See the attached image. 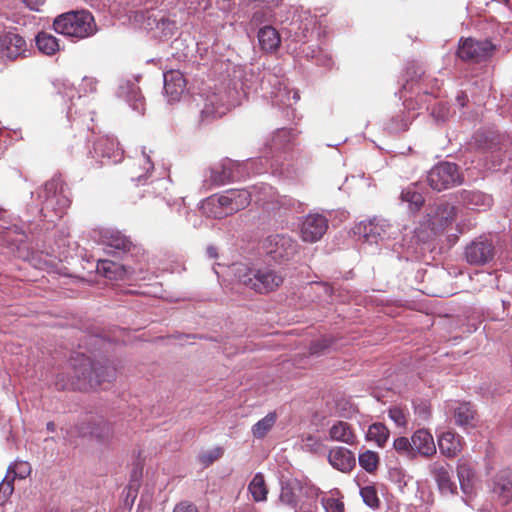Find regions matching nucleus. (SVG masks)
Listing matches in <instances>:
<instances>
[{
  "label": "nucleus",
  "mask_w": 512,
  "mask_h": 512,
  "mask_svg": "<svg viewBox=\"0 0 512 512\" xmlns=\"http://www.w3.org/2000/svg\"><path fill=\"white\" fill-rule=\"evenodd\" d=\"M495 247L485 238H479L470 243L465 249V258L471 265H485L493 260Z\"/></svg>",
  "instance_id": "ddd939ff"
},
{
  "label": "nucleus",
  "mask_w": 512,
  "mask_h": 512,
  "mask_svg": "<svg viewBox=\"0 0 512 512\" xmlns=\"http://www.w3.org/2000/svg\"><path fill=\"white\" fill-rule=\"evenodd\" d=\"M248 490L254 501L262 502L267 499L268 489L262 473H256L249 483Z\"/></svg>",
  "instance_id": "7c9ffc66"
},
{
  "label": "nucleus",
  "mask_w": 512,
  "mask_h": 512,
  "mask_svg": "<svg viewBox=\"0 0 512 512\" xmlns=\"http://www.w3.org/2000/svg\"><path fill=\"white\" fill-rule=\"evenodd\" d=\"M210 201L211 197L206 199L202 204L203 213L206 214L208 217L220 219L230 215L229 212H226V208L223 205H220L218 203L209 204Z\"/></svg>",
  "instance_id": "ea45409f"
},
{
  "label": "nucleus",
  "mask_w": 512,
  "mask_h": 512,
  "mask_svg": "<svg viewBox=\"0 0 512 512\" xmlns=\"http://www.w3.org/2000/svg\"><path fill=\"white\" fill-rule=\"evenodd\" d=\"M329 346V342L326 339H322L316 341L311 344L310 352L311 354H318Z\"/></svg>",
  "instance_id": "864d4df0"
},
{
  "label": "nucleus",
  "mask_w": 512,
  "mask_h": 512,
  "mask_svg": "<svg viewBox=\"0 0 512 512\" xmlns=\"http://www.w3.org/2000/svg\"><path fill=\"white\" fill-rule=\"evenodd\" d=\"M197 105H202L200 109L201 121H210L222 117L228 111V106L224 103L223 97L217 93L208 95H199L194 99Z\"/></svg>",
  "instance_id": "9d476101"
},
{
  "label": "nucleus",
  "mask_w": 512,
  "mask_h": 512,
  "mask_svg": "<svg viewBox=\"0 0 512 512\" xmlns=\"http://www.w3.org/2000/svg\"><path fill=\"white\" fill-rule=\"evenodd\" d=\"M46 428L48 431L50 432H54L55 429H56V425L54 422H48L47 425H46Z\"/></svg>",
  "instance_id": "052dcab7"
},
{
  "label": "nucleus",
  "mask_w": 512,
  "mask_h": 512,
  "mask_svg": "<svg viewBox=\"0 0 512 512\" xmlns=\"http://www.w3.org/2000/svg\"><path fill=\"white\" fill-rule=\"evenodd\" d=\"M359 465L368 473L374 472L379 465V456L376 452L366 450L359 455Z\"/></svg>",
  "instance_id": "e433bc0d"
},
{
  "label": "nucleus",
  "mask_w": 512,
  "mask_h": 512,
  "mask_svg": "<svg viewBox=\"0 0 512 512\" xmlns=\"http://www.w3.org/2000/svg\"><path fill=\"white\" fill-rule=\"evenodd\" d=\"M504 140V135H500L495 132L478 134L476 138V141L479 142L480 145H483V147L488 149L496 148Z\"/></svg>",
  "instance_id": "58836bf2"
},
{
  "label": "nucleus",
  "mask_w": 512,
  "mask_h": 512,
  "mask_svg": "<svg viewBox=\"0 0 512 512\" xmlns=\"http://www.w3.org/2000/svg\"><path fill=\"white\" fill-rule=\"evenodd\" d=\"M389 429L382 423H374L369 426L367 439L375 441L380 447H383L389 439Z\"/></svg>",
  "instance_id": "72a5a7b5"
},
{
  "label": "nucleus",
  "mask_w": 512,
  "mask_h": 512,
  "mask_svg": "<svg viewBox=\"0 0 512 512\" xmlns=\"http://www.w3.org/2000/svg\"><path fill=\"white\" fill-rule=\"evenodd\" d=\"M164 90L169 101H177L185 91L186 81L179 70H170L164 73Z\"/></svg>",
  "instance_id": "aec40b11"
},
{
  "label": "nucleus",
  "mask_w": 512,
  "mask_h": 512,
  "mask_svg": "<svg viewBox=\"0 0 512 512\" xmlns=\"http://www.w3.org/2000/svg\"><path fill=\"white\" fill-rule=\"evenodd\" d=\"M322 505L325 512H344V504L334 497L322 498Z\"/></svg>",
  "instance_id": "de8ad7c7"
},
{
  "label": "nucleus",
  "mask_w": 512,
  "mask_h": 512,
  "mask_svg": "<svg viewBox=\"0 0 512 512\" xmlns=\"http://www.w3.org/2000/svg\"><path fill=\"white\" fill-rule=\"evenodd\" d=\"M455 218V208L449 204H442L437 207L436 221L440 226H444L452 222Z\"/></svg>",
  "instance_id": "79ce46f5"
},
{
  "label": "nucleus",
  "mask_w": 512,
  "mask_h": 512,
  "mask_svg": "<svg viewBox=\"0 0 512 512\" xmlns=\"http://www.w3.org/2000/svg\"><path fill=\"white\" fill-rule=\"evenodd\" d=\"M221 455H222V449L216 448L213 451H211L210 453H208L207 455H204L203 461L210 464L214 460L218 459Z\"/></svg>",
  "instance_id": "5fc2aeb1"
},
{
  "label": "nucleus",
  "mask_w": 512,
  "mask_h": 512,
  "mask_svg": "<svg viewBox=\"0 0 512 512\" xmlns=\"http://www.w3.org/2000/svg\"><path fill=\"white\" fill-rule=\"evenodd\" d=\"M492 493L503 505L512 500V469L502 470L495 476Z\"/></svg>",
  "instance_id": "f3484780"
},
{
  "label": "nucleus",
  "mask_w": 512,
  "mask_h": 512,
  "mask_svg": "<svg viewBox=\"0 0 512 512\" xmlns=\"http://www.w3.org/2000/svg\"><path fill=\"white\" fill-rule=\"evenodd\" d=\"M237 164L230 160H223L219 166L211 169V181L216 185H223L229 181L234 180L237 175L235 174V168Z\"/></svg>",
  "instance_id": "412c9836"
},
{
  "label": "nucleus",
  "mask_w": 512,
  "mask_h": 512,
  "mask_svg": "<svg viewBox=\"0 0 512 512\" xmlns=\"http://www.w3.org/2000/svg\"><path fill=\"white\" fill-rule=\"evenodd\" d=\"M3 210L0 208V216L2 215Z\"/></svg>",
  "instance_id": "0e129e2a"
},
{
  "label": "nucleus",
  "mask_w": 512,
  "mask_h": 512,
  "mask_svg": "<svg viewBox=\"0 0 512 512\" xmlns=\"http://www.w3.org/2000/svg\"><path fill=\"white\" fill-rule=\"evenodd\" d=\"M134 108H135V109H137V110H141V109H142V103H141V102L136 103V104L134 105Z\"/></svg>",
  "instance_id": "680f3d73"
},
{
  "label": "nucleus",
  "mask_w": 512,
  "mask_h": 512,
  "mask_svg": "<svg viewBox=\"0 0 512 512\" xmlns=\"http://www.w3.org/2000/svg\"><path fill=\"white\" fill-rule=\"evenodd\" d=\"M177 29L176 21L171 18L170 14L166 11L163 12V20L159 21V25L156 26L153 31L155 37H170Z\"/></svg>",
  "instance_id": "f704fd0d"
},
{
  "label": "nucleus",
  "mask_w": 512,
  "mask_h": 512,
  "mask_svg": "<svg viewBox=\"0 0 512 512\" xmlns=\"http://www.w3.org/2000/svg\"><path fill=\"white\" fill-rule=\"evenodd\" d=\"M448 114V108H446L445 106H439V114L437 115V118L439 120H444L445 117L447 116Z\"/></svg>",
  "instance_id": "13d9d810"
},
{
  "label": "nucleus",
  "mask_w": 512,
  "mask_h": 512,
  "mask_svg": "<svg viewBox=\"0 0 512 512\" xmlns=\"http://www.w3.org/2000/svg\"><path fill=\"white\" fill-rule=\"evenodd\" d=\"M97 271L111 280L123 279L126 273L122 265L110 260L98 261Z\"/></svg>",
  "instance_id": "c756f323"
},
{
  "label": "nucleus",
  "mask_w": 512,
  "mask_h": 512,
  "mask_svg": "<svg viewBox=\"0 0 512 512\" xmlns=\"http://www.w3.org/2000/svg\"><path fill=\"white\" fill-rule=\"evenodd\" d=\"M233 271L240 283L260 294L277 290L284 281V275L271 267L254 269L244 264H236Z\"/></svg>",
  "instance_id": "f257e3e1"
},
{
  "label": "nucleus",
  "mask_w": 512,
  "mask_h": 512,
  "mask_svg": "<svg viewBox=\"0 0 512 512\" xmlns=\"http://www.w3.org/2000/svg\"><path fill=\"white\" fill-rule=\"evenodd\" d=\"M390 224L385 219H370L362 221L356 226L355 233L361 235L368 242H377L383 239Z\"/></svg>",
  "instance_id": "4468645a"
},
{
  "label": "nucleus",
  "mask_w": 512,
  "mask_h": 512,
  "mask_svg": "<svg viewBox=\"0 0 512 512\" xmlns=\"http://www.w3.org/2000/svg\"><path fill=\"white\" fill-rule=\"evenodd\" d=\"M429 469L442 494H454L456 492V484L451 479L452 469L448 464L434 462Z\"/></svg>",
  "instance_id": "dca6fc26"
},
{
  "label": "nucleus",
  "mask_w": 512,
  "mask_h": 512,
  "mask_svg": "<svg viewBox=\"0 0 512 512\" xmlns=\"http://www.w3.org/2000/svg\"><path fill=\"white\" fill-rule=\"evenodd\" d=\"M298 244L288 235H270L265 240V249L276 261H285L292 258L297 252Z\"/></svg>",
  "instance_id": "6e6552de"
},
{
  "label": "nucleus",
  "mask_w": 512,
  "mask_h": 512,
  "mask_svg": "<svg viewBox=\"0 0 512 512\" xmlns=\"http://www.w3.org/2000/svg\"><path fill=\"white\" fill-rule=\"evenodd\" d=\"M40 197L45 198L44 201L46 208L55 209L59 214H62L64 209L70 205V200L64 194L63 187L59 179L53 178L46 182Z\"/></svg>",
  "instance_id": "f8f14e48"
},
{
  "label": "nucleus",
  "mask_w": 512,
  "mask_h": 512,
  "mask_svg": "<svg viewBox=\"0 0 512 512\" xmlns=\"http://www.w3.org/2000/svg\"><path fill=\"white\" fill-rule=\"evenodd\" d=\"M427 181L432 189L442 191L461 184L462 176L457 165L442 162L431 168L427 175Z\"/></svg>",
  "instance_id": "423d86ee"
},
{
  "label": "nucleus",
  "mask_w": 512,
  "mask_h": 512,
  "mask_svg": "<svg viewBox=\"0 0 512 512\" xmlns=\"http://www.w3.org/2000/svg\"><path fill=\"white\" fill-rule=\"evenodd\" d=\"M400 198L403 202L409 204V208L412 211L419 210L424 203V198L422 194L415 190V185L403 189Z\"/></svg>",
  "instance_id": "c9c22d12"
},
{
  "label": "nucleus",
  "mask_w": 512,
  "mask_h": 512,
  "mask_svg": "<svg viewBox=\"0 0 512 512\" xmlns=\"http://www.w3.org/2000/svg\"><path fill=\"white\" fill-rule=\"evenodd\" d=\"M439 450L447 457H454L462 448L461 437L453 432L443 433L438 440Z\"/></svg>",
  "instance_id": "b1692460"
},
{
  "label": "nucleus",
  "mask_w": 512,
  "mask_h": 512,
  "mask_svg": "<svg viewBox=\"0 0 512 512\" xmlns=\"http://www.w3.org/2000/svg\"><path fill=\"white\" fill-rule=\"evenodd\" d=\"M27 51L26 41L12 31H0V58L14 60L24 56Z\"/></svg>",
  "instance_id": "9b49d317"
},
{
  "label": "nucleus",
  "mask_w": 512,
  "mask_h": 512,
  "mask_svg": "<svg viewBox=\"0 0 512 512\" xmlns=\"http://www.w3.org/2000/svg\"><path fill=\"white\" fill-rule=\"evenodd\" d=\"M18 469H19L18 475L21 478H24L26 475H28L30 473V470H31L30 465L27 462H21L18 465Z\"/></svg>",
  "instance_id": "4d7b16f0"
},
{
  "label": "nucleus",
  "mask_w": 512,
  "mask_h": 512,
  "mask_svg": "<svg viewBox=\"0 0 512 512\" xmlns=\"http://www.w3.org/2000/svg\"><path fill=\"white\" fill-rule=\"evenodd\" d=\"M277 415L275 412L268 413L252 427V435L257 439L264 438L275 425Z\"/></svg>",
  "instance_id": "473e14b6"
},
{
  "label": "nucleus",
  "mask_w": 512,
  "mask_h": 512,
  "mask_svg": "<svg viewBox=\"0 0 512 512\" xmlns=\"http://www.w3.org/2000/svg\"><path fill=\"white\" fill-rule=\"evenodd\" d=\"M389 418L398 426L405 427L407 425V413L400 407L394 406L388 410Z\"/></svg>",
  "instance_id": "49530a36"
},
{
  "label": "nucleus",
  "mask_w": 512,
  "mask_h": 512,
  "mask_svg": "<svg viewBox=\"0 0 512 512\" xmlns=\"http://www.w3.org/2000/svg\"><path fill=\"white\" fill-rule=\"evenodd\" d=\"M329 439L347 445H354L357 441V437L350 424L344 421H338L330 427Z\"/></svg>",
  "instance_id": "4be33fe9"
},
{
  "label": "nucleus",
  "mask_w": 512,
  "mask_h": 512,
  "mask_svg": "<svg viewBox=\"0 0 512 512\" xmlns=\"http://www.w3.org/2000/svg\"><path fill=\"white\" fill-rule=\"evenodd\" d=\"M94 153L97 157L106 158L116 163L122 159L123 151L114 137H101L94 143Z\"/></svg>",
  "instance_id": "a211bd4d"
},
{
  "label": "nucleus",
  "mask_w": 512,
  "mask_h": 512,
  "mask_svg": "<svg viewBox=\"0 0 512 512\" xmlns=\"http://www.w3.org/2000/svg\"><path fill=\"white\" fill-rule=\"evenodd\" d=\"M360 495L363 501L371 508H377L380 500L374 486L368 485L360 489Z\"/></svg>",
  "instance_id": "a18cd8bd"
},
{
  "label": "nucleus",
  "mask_w": 512,
  "mask_h": 512,
  "mask_svg": "<svg viewBox=\"0 0 512 512\" xmlns=\"http://www.w3.org/2000/svg\"><path fill=\"white\" fill-rule=\"evenodd\" d=\"M207 253L211 258H215L217 256L216 249L214 247H208Z\"/></svg>",
  "instance_id": "bf43d9fd"
},
{
  "label": "nucleus",
  "mask_w": 512,
  "mask_h": 512,
  "mask_svg": "<svg viewBox=\"0 0 512 512\" xmlns=\"http://www.w3.org/2000/svg\"><path fill=\"white\" fill-rule=\"evenodd\" d=\"M72 368L74 375L71 382L65 384L57 382V386L62 389L73 388L87 390L89 388H96L106 381V378L100 372L102 368H95L90 359L84 355L73 361ZM113 377L114 370L109 369V373H107V381H110Z\"/></svg>",
  "instance_id": "7ed1b4c3"
},
{
  "label": "nucleus",
  "mask_w": 512,
  "mask_h": 512,
  "mask_svg": "<svg viewBox=\"0 0 512 512\" xmlns=\"http://www.w3.org/2000/svg\"><path fill=\"white\" fill-rule=\"evenodd\" d=\"M28 8L38 11L45 0H23Z\"/></svg>",
  "instance_id": "6e6d98bb"
},
{
  "label": "nucleus",
  "mask_w": 512,
  "mask_h": 512,
  "mask_svg": "<svg viewBox=\"0 0 512 512\" xmlns=\"http://www.w3.org/2000/svg\"><path fill=\"white\" fill-rule=\"evenodd\" d=\"M414 458L418 455L430 457L436 453L433 436L426 429H419L411 436Z\"/></svg>",
  "instance_id": "6ab92c4d"
},
{
  "label": "nucleus",
  "mask_w": 512,
  "mask_h": 512,
  "mask_svg": "<svg viewBox=\"0 0 512 512\" xmlns=\"http://www.w3.org/2000/svg\"><path fill=\"white\" fill-rule=\"evenodd\" d=\"M11 472H13L14 474H16V473H15V471H14V468H12V467L10 466V467L8 468V474H9V473H11Z\"/></svg>",
  "instance_id": "e2e57ef3"
},
{
  "label": "nucleus",
  "mask_w": 512,
  "mask_h": 512,
  "mask_svg": "<svg viewBox=\"0 0 512 512\" xmlns=\"http://www.w3.org/2000/svg\"><path fill=\"white\" fill-rule=\"evenodd\" d=\"M53 27L59 34L78 39L89 37L96 30L93 16L86 11L62 14L54 20Z\"/></svg>",
  "instance_id": "20e7f679"
},
{
  "label": "nucleus",
  "mask_w": 512,
  "mask_h": 512,
  "mask_svg": "<svg viewBox=\"0 0 512 512\" xmlns=\"http://www.w3.org/2000/svg\"><path fill=\"white\" fill-rule=\"evenodd\" d=\"M97 84H98V81L93 78V77H84L82 79V88L86 91V92H94L96 91V87H97Z\"/></svg>",
  "instance_id": "3c124183"
},
{
  "label": "nucleus",
  "mask_w": 512,
  "mask_h": 512,
  "mask_svg": "<svg viewBox=\"0 0 512 512\" xmlns=\"http://www.w3.org/2000/svg\"><path fill=\"white\" fill-rule=\"evenodd\" d=\"M163 12L164 10L157 9L140 11L136 14V21L143 29L153 33L159 21L163 20Z\"/></svg>",
  "instance_id": "c85d7f7f"
},
{
  "label": "nucleus",
  "mask_w": 512,
  "mask_h": 512,
  "mask_svg": "<svg viewBox=\"0 0 512 512\" xmlns=\"http://www.w3.org/2000/svg\"><path fill=\"white\" fill-rule=\"evenodd\" d=\"M457 475L461 490L465 495H470L474 489L475 473L472 466L465 460L459 461Z\"/></svg>",
  "instance_id": "a878e982"
},
{
  "label": "nucleus",
  "mask_w": 512,
  "mask_h": 512,
  "mask_svg": "<svg viewBox=\"0 0 512 512\" xmlns=\"http://www.w3.org/2000/svg\"><path fill=\"white\" fill-rule=\"evenodd\" d=\"M36 45L38 49L46 55H53L59 50L57 38L46 32L38 33L36 36Z\"/></svg>",
  "instance_id": "2f4dec72"
},
{
  "label": "nucleus",
  "mask_w": 512,
  "mask_h": 512,
  "mask_svg": "<svg viewBox=\"0 0 512 512\" xmlns=\"http://www.w3.org/2000/svg\"><path fill=\"white\" fill-rule=\"evenodd\" d=\"M302 449L307 452L321 454L324 452L325 446L320 438L314 435H307L302 439Z\"/></svg>",
  "instance_id": "a19ab883"
},
{
  "label": "nucleus",
  "mask_w": 512,
  "mask_h": 512,
  "mask_svg": "<svg viewBox=\"0 0 512 512\" xmlns=\"http://www.w3.org/2000/svg\"><path fill=\"white\" fill-rule=\"evenodd\" d=\"M272 17V12L270 9H259L255 11L251 18V24L254 26H258L263 22L268 21Z\"/></svg>",
  "instance_id": "8fccbe9b"
},
{
  "label": "nucleus",
  "mask_w": 512,
  "mask_h": 512,
  "mask_svg": "<svg viewBox=\"0 0 512 512\" xmlns=\"http://www.w3.org/2000/svg\"><path fill=\"white\" fill-rule=\"evenodd\" d=\"M63 438L67 444H72L78 437L91 436L99 442H108L113 436V428L104 419L81 422L73 427L62 428Z\"/></svg>",
  "instance_id": "39448f33"
},
{
  "label": "nucleus",
  "mask_w": 512,
  "mask_h": 512,
  "mask_svg": "<svg viewBox=\"0 0 512 512\" xmlns=\"http://www.w3.org/2000/svg\"><path fill=\"white\" fill-rule=\"evenodd\" d=\"M301 491L302 485L298 480H288L282 484L280 501L286 505L295 507Z\"/></svg>",
  "instance_id": "bb28decb"
},
{
  "label": "nucleus",
  "mask_w": 512,
  "mask_h": 512,
  "mask_svg": "<svg viewBox=\"0 0 512 512\" xmlns=\"http://www.w3.org/2000/svg\"><path fill=\"white\" fill-rule=\"evenodd\" d=\"M475 415L476 411L473 406L467 402L459 403L453 409L455 424L460 427H473L475 425Z\"/></svg>",
  "instance_id": "393cba45"
},
{
  "label": "nucleus",
  "mask_w": 512,
  "mask_h": 512,
  "mask_svg": "<svg viewBox=\"0 0 512 512\" xmlns=\"http://www.w3.org/2000/svg\"><path fill=\"white\" fill-rule=\"evenodd\" d=\"M257 37L261 49L266 52L277 50L281 43L278 31L269 25L260 28Z\"/></svg>",
  "instance_id": "5701e85b"
},
{
  "label": "nucleus",
  "mask_w": 512,
  "mask_h": 512,
  "mask_svg": "<svg viewBox=\"0 0 512 512\" xmlns=\"http://www.w3.org/2000/svg\"><path fill=\"white\" fill-rule=\"evenodd\" d=\"M393 448L395 451L409 459H414V453L412 448V441L406 437H398L393 442Z\"/></svg>",
  "instance_id": "37998d69"
},
{
  "label": "nucleus",
  "mask_w": 512,
  "mask_h": 512,
  "mask_svg": "<svg viewBox=\"0 0 512 512\" xmlns=\"http://www.w3.org/2000/svg\"><path fill=\"white\" fill-rule=\"evenodd\" d=\"M101 237L103 244L117 250L128 251L132 246L131 241L119 231L106 230Z\"/></svg>",
  "instance_id": "cd10ccee"
},
{
  "label": "nucleus",
  "mask_w": 512,
  "mask_h": 512,
  "mask_svg": "<svg viewBox=\"0 0 512 512\" xmlns=\"http://www.w3.org/2000/svg\"><path fill=\"white\" fill-rule=\"evenodd\" d=\"M493 51L494 45L490 41L467 38L460 41L457 54L464 61L481 62L488 59Z\"/></svg>",
  "instance_id": "0eeeda50"
},
{
  "label": "nucleus",
  "mask_w": 512,
  "mask_h": 512,
  "mask_svg": "<svg viewBox=\"0 0 512 512\" xmlns=\"http://www.w3.org/2000/svg\"><path fill=\"white\" fill-rule=\"evenodd\" d=\"M466 202L468 205L476 209H485L492 204L490 196L481 192H470L466 196Z\"/></svg>",
  "instance_id": "4c0bfd02"
},
{
  "label": "nucleus",
  "mask_w": 512,
  "mask_h": 512,
  "mask_svg": "<svg viewBox=\"0 0 512 512\" xmlns=\"http://www.w3.org/2000/svg\"><path fill=\"white\" fill-rule=\"evenodd\" d=\"M328 229V219L320 213H309L300 225V236L304 242L319 241Z\"/></svg>",
  "instance_id": "1a4fd4ad"
},
{
  "label": "nucleus",
  "mask_w": 512,
  "mask_h": 512,
  "mask_svg": "<svg viewBox=\"0 0 512 512\" xmlns=\"http://www.w3.org/2000/svg\"><path fill=\"white\" fill-rule=\"evenodd\" d=\"M13 479L14 477L9 479V475H7L0 483V505H3L13 492Z\"/></svg>",
  "instance_id": "09e8293b"
},
{
  "label": "nucleus",
  "mask_w": 512,
  "mask_h": 512,
  "mask_svg": "<svg viewBox=\"0 0 512 512\" xmlns=\"http://www.w3.org/2000/svg\"><path fill=\"white\" fill-rule=\"evenodd\" d=\"M173 512H199L197 507L189 502H181L177 504Z\"/></svg>",
  "instance_id": "603ef678"
},
{
  "label": "nucleus",
  "mask_w": 512,
  "mask_h": 512,
  "mask_svg": "<svg viewBox=\"0 0 512 512\" xmlns=\"http://www.w3.org/2000/svg\"><path fill=\"white\" fill-rule=\"evenodd\" d=\"M140 164H143V170L145 173H139L135 167L131 171V178L133 181L141 182L143 179L147 177L150 171L153 170V164L150 160V157L146 154V152L142 151V158L140 159Z\"/></svg>",
  "instance_id": "c03bdc74"
},
{
  "label": "nucleus",
  "mask_w": 512,
  "mask_h": 512,
  "mask_svg": "<svg viewBox=\"0 0 512 512\" xmlns=\"http://www.w3.org/2000/svg\"><path fill=\"white\" fill-rule=\"evenodd\" d=\"M272 188L268 185L254 186L252 190H228L219 196H212L209 204L218 203L226 208V212L230 215L246 208L254 198L258 204L268 202V196L271 194Z\"/></svg>",
  "instance_id": "f03ea898"
},
{
  "label": "nucleus",
  "mask_w": 512,
  "mask_h": 512,
  "mask_svg": "<svg viewBox=\"0 0 512 512\" xmlns=\"http://www.w3.org/2000/svg\"><path fill=\"white\" fill-rule=\"evenodd\" d=\"M329 464L342 473H349L356 465L355 455L345 447L336 446L329 450L327 456Z\"/></svg>",
  "instance_id": "2eb2a0df"
}]
</instances>
